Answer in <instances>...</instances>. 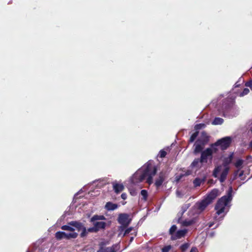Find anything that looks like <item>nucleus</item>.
Returning a JSON list of instances; mask_svg holds the SVG:
<instances>
[{
  "label": "nucleus",
  "instance_id": "nucleus-1",
  "mask_svg": "<svg viewBox=\"0 0 252 252\" xmlns=\"http://www.w3.org/2000/svg\"><path fill=\"white\" fill-rule=\"evenodd\" d=\"M233 189L231 187L229 188L226 194L222 196L217 201L215 209L216 210V214L220 215L224 212L225 207L232 199Z\"/></svg>",
  "mask_w": 252,
  "mask_h": 252
},
{
  "label": "nucleus",
  "instance_id": "nucleus-2",
  "mask_svg": "<svg viewBox=\"0 0 252 252\" xmlns=\"http://www.w3.org/2000/svg\"><path fill=\"white\" fill-rule=\"evenodd\" d=\"M157 172V167L149 164L147 165L142 174L138 175V173H136L134 175V177L138 178L139 182H142L147 177L146 182L151 185L153 183V177L156 174Z\"/></svg>",
  "mask_w": 252,
  "mask_h": 252
},
{
  "label": "nucleus",
  "instance_id": "nucleus-3",
  "mask_svg": "<svg viewBox=\"0 0 252 252\" xmlns=\"http://www.w3.org/2000/svg\"><path fill=\"white\" fill-rule=\"evenodd\" d=\"M105 220L103 215H95L93 216L90 221L92 223L93 226L88 229V231L91 233H96L100 230L104 229L106 226V223L104 221H98V220Z\"/></svg>",
  "mask_w": 252,
  "mask_h": 252
},
{
  "label": "nucleus",
  "instance_id": "nucleus-4",
  "mask_svg": "<svg viewBox=\"0 0 252 252\" xmlns=\"http://www.w3.org/2000/svg\"><path fill=\"white\" fill-rule=\"evenodd\" d=\"M231 142V137L226 136L218 140L215 143V145H219L222 150H225L230 146Z\"/></svg>",
  "mask_w": 252,
  "mask_h": 252
},
{
  "label": "nucleus",
  "instance_id": "nucleus-5",
  "mask_svg": "<svg viewBox=\"0 0 252 252\" xmlns=\"http://www.w3.org/2000/svg\"><path fill=\"white\" fill-rule=\"evenodd\" d=\"M129 215L127 214H120L118 217V222L124 227L127 226L131 221L129 218Z\"/></svg>",
  "mask_w": 252,
  "mask_h": 252
},
{
  "label": "nucleus",
  "instance_id": "nucleus-6",
  "mask_svg": "<svg viewBox=\"0 0 252 252\" xmlns=\"http://www.w3.org/2000/svg\"><path fill=\"white\" fill-rule=\"evenodd\" d=\"M219 190L217 189H213L205 197L210 204L219 195Z\"/></svg>",
  "mask_w": 252,
  "mask_h": 252
},
{
  "label": "nucleus",
  "instance_id": "nucleus-7",
  "mask_svg": "<svg viewBox=\"0 0 252 252\" xmlns=\"http://www.w3.org/2000/svg\"><path fill=\"white\" fill-rule=\"evenodd\" d=\"M109 244L108 241H101L98 244L99 249L96 252H109V251L115 246L113 245L111 247H107L106 246Z\"/></svg>",
  "mask_w": 252,
  "mask_h": 252
},
{
  "label": "nucleus",
  "instance_id": "nucleus-8",
  "mask_svg": "<svg viewBox=\"0 0 252 252\" xmlns=\"http://www.w3.org/2000/svg\"><path fill=\"white\" fill-rule=\"evenodd\" d=\"M165 178L166 176L164 173L163 172L159 173L158 177L156 179L155 182V186L157 189L162 185L163 182L165 181Z\"/></svg>",
  "mask_w": 252,
  "mask_h": 252
},
{
  "label": "nucleus",
  "instance_id": "nucleus-9",
  "mask_svg": "<svg viewBox=\"0 0 252 252\" xmlns=\"http://www.w3.org/2000/svg\"><path fill=\"white\" fill-rule=\"evenodd\" d=\"M212 150L210 148H207L201 153L200 158L202 161L206 163L207 162V158L209 157H212Z\"/></svg>",
  "mask_w": 252,
  "mask_h": 252
},
{
  "label": "nucleus",
  "instance_id": "nucleus-10",
  "mask_svg": "<svg viewBox=\"0 0 252 252\" xmlns=\"http://www.w3.org/2000/svg\"><path fill=\"white\" fill-rule=\"evenodd\" d=\"M210 204V202H209L205 198L200 202H198L196 203L197 209L201 212L205 210L206 207Z\"/></svg>",
  "mask_w": 252,
  "mask_h": 252
},
{
  "label": "nucleus",
  "instance_id": "nucleus-11",
  "mask_svg": "<svg viewBox=\"0 0 252 252\" xmlns=\"http://www.w3.org/2000/svg\"><path fill=\"white\" fill-rule=\"evenodd\" d=\"M187 232L186 229L179 230L177 231L174 235L171 237V239L175 240L184 237Z\"/></svg>",
  "mask_w": 252,
  "mask_h": 252
},
{
  "label": "nucleus",
  "instance_id": "nucleus-12",
  "mask_svg": "<svg viewBox=\"0 0 252 252\" xmlns=\"http://www.w3.org/2000/svg\"><path fill=\"white\" fill-rule=\"evenodd\" d=\"M206 180V176L204 175L203 178H195L193 181V186L195 188L199 187L201 184H204Z\"/></svg>",
  "mask_w": 252,
  "mask_h": 252
},
{
  "label": "nucleus",
  "instance_id": "nucleus-13",
  "mask_svg": "<svg viewBox=\"0 0 252 252\" xmlns=\"http://www.w3.org/2000/svg\"><path fill=\"white\" fill-rule=\"evenodd\" d=\"M112 184L113 189L115 192L117 194H118L122 191L125 189L124 186L122 184L113 183Z\"/></svg>",
  "mask_w": 252,
  "mask_h": 252
},
{
  "label": "nucleus",
  "instance_id": "nucleus-14",
  "mask_svg": "<svg viewBox=\"0 0 252 252\" xmlns=\"http://www.w3.org/2000/svg\"><path fill=\"white\" fill-rule=\"evenodd\" d=\"M197 140H199L200 143L205 146L208 142L209 138L206 133L203 131L202 132L201 137Z\"/></svg>",
  "mask_w": 252,
  "mask_h": 252
},
{
  "label": "nucleus",
  "instance_id": "nucleus-15",
  "mask_svg": "<svg viewBox=\"0 0 252 252\" xmlns=\"http://www.w3.org/2000/svg\"><path fill=\"white\" fill-rule=\"evenodd\" d=\"M229 170V168L228 167H225L222 172H221L220 177L219 178V180L220 183H223L226 180L227 175L228 173V171Z\"/></svg>",
  "mask_w": 252,
  "mask_h": 252
},
{
  "label": "nucleus",
  "instance_id": "nucleus-16",
  "mask_svg": "<svg viewBox=\"0 0 252 252\" xmlns=\"http://www.w3.org/2000/svg\"><path fill=\"white\" fill-rule=\"evenodd\" d=\"M118 205L111 202H107L105 205V209L107 211H113L117 209Z\"/></svg>",
  "mask_w": 252,
  "mask_h": 252
},
{
  "label": "nucleus",
  "instance_id": "nucleus-17",
  "mask_svg": "<svg viewBox=\"0 0 252 252\" xmlns=\"http://www.w3.org/2000/svg\"><path fill=\"white\" fill-rule=\"evenodd\" d=\"M194 146H195L194 150V153L195 154L199 153L202 152L204 146L203 145H202V144L199 143V140H196Z\"/></svg>",
  "mask_w": 252,
  "mask_h": 252
},
{
  "label": "nucleus",
  "instance_id": "nucleus-18",
  "mask_svg": "<svg viewBox=\"0 0 252 252\" xmlns=\"http://www.w3.org/2000/svg\"><path fill=\"white\" fill-rule=\"evenodd\" d=\"M233 153H231L228 157L225 158L223 160V165L225 167H228V165L231 163L233 158Z\"/></svg>",
  "mask_w": 252,
  "mask_h": 252
},
{
  "label": "nucleus",
  "instance_id": "nucleus-19",
  "mask_svg": "<svg viewBox=\"0 0 252 252\" xmlns=\"http://www.w3.org/2000/svg\"><path fill=\"white\" fill-rule=\"evenodd\" d=\"M69 224L75 227L78 231L81 230L84 227V225L81 222L77 221H72L69 223Z\"/></svg>",
  "mask_w": 252,
  "mask_h": 252
},
{
  "label": "nucleus",
  "instance_id": "nucleus-20",
  "mask_svg": "<svg viewBox=\"0 0 252 252\" xmlns=\"http://www.w3.org/2000/svg\"><path fill=\"white\" fill-rule=\"evenodd\" d=\"M204 163V162L201 160V158H195L191 163L190 167L191 168L199 167L201 166L200 163Z\"/></svg>",
  "mask_w": 252,
  "mask_h": 252
},
{
  "label": "nucleus",
  "instance_id": "nucleus-21",
  "mask_svg": "<svg viewBox=\"0 0 252 252\" xmlns=\"http://www.w3.org/2000/svg\"><path fill=\"white\" fill-rule=\"evenodd\" d=\"M78 236L77 233L75 232H70L69 233L64 232V238L69 239L71 238H76Z\"/></svg>",
  "mask_w": 252,
  "mask_h": 252
},
{
  "label": "nucleus",
  "instance_id": "nucleus-22",
  "mask_svg": "<svg viewBox=\"0 0 252 252\" xmlns=\"http://www.w3.org/2000/svg\"><path fill=\"white\" fill-rule=\"evenodd\" d=\"M221 168H222V167L221 165L218 166L217 167H216L215 168V169L213 171V176L215 178H217L218 177V174L220 173V172L221 171Z\"/></svg>",
  "mask_w": 252,
  "mask_h": 252
},
{
  "label": "nucleus",
  "instance_id": "nucleus-23",
  "mask_svg": "<svg viewBox=\"0 0 252 252\" xmlns=\"http://www.w3.org/2000/svg\"><path fill=\"white\" fill-rule=\"evenodd\" d=\"M223 120L222 118L219 117H216L214 119L212 122V124L217 125H221L223 123Z\"/></svg>",
  "mask_w": 252,
  "mask_h": 252
},
{
  "label": "nucleus",
  "instance_id": "nucleus-24",
  "mask_svg": "<svg viewBox=\"0 0 252 252\" xmlns=\"http://www.w3.org/2000/svg\"><path fill=\"white\" fill-rule=\"evenodd\" d=\"M198 134H199L198 131H196L193 133H192L189 138V143L193 142L195 140V139L196 138L197 136L198 135Z\"/></svg>",
  "mask_w": 252,
  "mask_h": 252
},
{
  "label": "nucleus",
  "instance_id": "nucleus-25",
  "mask_svg": "<svg viewBox=\"0 0 252 252\" xmlns=\"http://www.w3.org/2000/svg\"><path fill=\"white\" fill-rule=\"evenodd\" d=\"M177 227L176 225H172L169 231V233L171 235V236L174 235V234L176 232V231L177 230Z\"/></svg>",
  "mask_w": 252,
  "mask_h": 252
},
{
  "label": "nucleus",
  "instance_id": "nucleus-26",
  "mask_svg": "<svg viewBox=\"0 0 252 252\" xmlns=\"http://www.w3.org/2000/svg\"><path fill=\"white\" fill-rule=\"evenodd\" d=\"M244 162L243 160L242 159H238L237 160V161L235 163V166L236 168L241 169L242 167V164Z\"/></svg>",
  "mask_w": 252,
  "mask_h": 252
},
{
  "label": "nucleus",
  "instance_id": "nucleus-27",
  "mask_svg": "<svg viewBox=\"0 0 252 252\" xmlns=\"http://www.w3.org/2000/svg\"><path fill=\"white\" fill-rule=\"evenodd\" d=\"M82 232L80 234V237L83 238L86 236L88 233V229L87 230L86 227L84 226L82 229Z\"/></svg>",
  "mask_w": 252,
  "mask_h": 252
},
{
  "label": "nucleus",
  "instance_id": "nucleus-28",
  "mask_svg": "<svg viewBox=\"0 0 252 252\" xmlns=\"http://www.w3.org/2000/svg\"><path fill=\"white\" fill-rule=\"evenodd\" d=\"M141 194L143 196V199L145 201L147 200L148 197V192L145 189H142L141 191Z\"/></svg>",
  "mask_w": 252,
  "mask_h": 252
},
{
  "label": "nucleus",
  "instance_id": "nucleus-29",
  "mask_svg": "<svg viewBox=\"0 0 252 252\" xmlns=\"http://www.w3.org/2000/svg\"><path fill=\"white\" fill-rule=\"evenodd\" d=\"M189 247V244L188 243H184V244L180 246V249L182 251V252H184L188 249Z\"/></svg>",
  "mask_w": 252,
  "mask_h": 252
},
{
  "label": "nucleus",
  "instance_id": "nucleus-30",
  "mask_svg": "<svg viewBox=\"0 0 252 252\" xmlns=\"http://www.w3.org/2000/svg\"><path fill=\"white\" fill-rule=\"evenodd\" d=\"M166 155H167V153L166 151H165L164 150H161L159 151L158 156H159V157H160L161 158H163L165 157Z\"/></svg>",
  "mask_w": 252,
  "mask_h": 252
},
{
  "label": "nucleus",
  "instance_id": "nucleus-31",
  "mask_svg": "<svg viewBox=\"0 0 252 252\" xmlns=\"http://www.w3.org/2000/svg\"><path fill=\"white\" fill-rule=\"evenodd\" d=\"M56 238L58 240L63 238V232L59 231L56 233Z\"/></svg>",
  "mask_w": 252,
  "mask_h": 252
},
{
  "label": "nucleus",
  "instance_id": "nucleus-32",
  "mask_svg": "<svg viewBox=\"0 0 252 252\" xmlns=\"http://www.w3.org/2000/svg\"><path fill=\"white\" fill-rule=\"evenodd\" d=\"M250 92V90L248 88H245L243 91H242V92H241L240 94V96H243L247 94H249V93Z\"/></svg>",
  "mask_w": 252,
  "mask_h": 252
},
{
  "label": "nucleus",
  "instance_id": "nucleus-33",
  "mask_svg": "<svg viewBox=\"0 0 252 252\" xmlns=\"http://www.w3.org/2000/svg\"><path fill=\"white\" fill-rule=\"evenodd\" d=\"M171 248V245L166 246L162 249L161 252H169Z\"/></svg>",
  "mask_w": 252,
  "mask_h": 252
},
{
  "label": "nucleus",
  "instance_id": "nucleus-34",
  "mask_svg": "<svg viewBox=\"0 0 252 252\" xmlns=\"http://www.w3.org/2000/svg\"><path fill=\"white\" fill-rule=\"evenodd\" d=\"M64 230H68L70 232H74V229L71 225H64Z\"/></svg>",
  "mask_w": 252,
  "mask_h": 252
},
{
  "label": "nucleus",
  "instance_id": "nucleus-35",
  "mask_svg": "<svg viewBox=\"0 0 252 252\" xmlns=\"http://www.w3.org/2000/svg\"><path fill=\"white\" fill-rule=\"evenodd\" d=\"M205 126V125L204 124H199L196 125L194 126V128L196 130H198L204 127Z\"/></svg>",
  "mask_w": 252,
  "mask_h": 252
},
{
  "label": "nucleus",
  "instance_id": "nucleus-36",
  "mask_svg": "<svg viewBox=\"0 0 252 252\" xmlns=\"http://www.w3.org/2000/svg\"><path fill=\"white\" fill-rule=\"evenodd\" d=\"M217 146H219V145H215V143L211 145V147L210 148L212 150V154L218 151Z\"/></svg>",
  "mask_w": 252,
  "mask_h": 252
},
{
  "label": "nucleus",
  "instance_id": "nucleus-37",
  "mask_svg": "<svg viewBox=\"0 0 252 252\" xmlns=\"http://www.w3.org/2000/svg\"><path fill=\"white\" fill-rule=\"evenodd\" d=\"M245 86L246 87H249L251 90L252 91V79L250 80L249 81H247L245 83Z\"/></svg>",
  "mask_w": 252,
  "mask_h": 252
},
{
  "label": "nucleus",
  "instance_id": "nucleus-38",
  "mask_svg": "<svg viewBox=\"0 0 252 252\" xmlns=\"http://www.w3.org/2000/svg\"><path fill=\"white\" fill-rule=\"evenodd\" d=\"M192 224V220L185 221L183 222V224L186 226H189V225H191Z\"/></svg>",
  "mask_w": 252,
  "mask_h": 252
},
{
  "label": "nucleus",
  "instance_id": "nucleus-39",
  "mask_svg": "<svg viewBox=\"0 0 252 252\" xmlns=\"http://www.w3.org/2000/svg\"><path fill=\"white\" fill-rule=\"evenodd\" d=\"M132 229H133V228L132 227L127 228L125 230V234L126 235V234H129L132 231Z\"/></svg>",
  "mask_w": 252,
  "mask_h": 252
},
{
  "label": "nucleus",
  "instance_id": "nucleus-40",
  "mask_svg": "<svg viewBox=\"0 0 252 252\" xmlns=\"http://www.w3.org/2000/svg\"><path fill=\"white\" fill-rule=\"evenodd\" d=\"M121 198L124 199V200H126L127 198V194L126 193H123L122 194H121Z\"/></svg>",
  "mask_w": 252,
  "mask_h": 252
},
{
  "label": "nucleus",
  "instance_id": "nucleus-41",
  "mask_svg": "<svg viewBox=\"0 0 252 252\" xmlns=\"http://www.w3.org/2000/svg\"><path fill=\"white\" fill-rule=\"evenodd\" d=\"M190 252H198V251L196 247H192Z\"/></svg>",
  "mask_w": 252,
  "mask_h": 252
},
{
  "label": "nucleus",
  "instance_id": "nucleus-42",
  "mask_svg": "<svg viewBox=\"0 0 252 252\" xmlns=\"http://www.w3.org/2000/svg\"><path fill=\"white\" fill-rule=\"evenodd\" d=\"M191 174V171H189V170H188L186 173V175H189Z\"/></svg>",
  "mask_w": 252,
  "mask_h": 252
},
{
  "label": "nucleus",
  "instance_id": "nucleus-43",
  "mask_svg": "<svg viewBox=\"0 0 252 252\" xmlns=\"http://www.w3.org/2000/svg\"><path fill=\"white\" fill-rule=\"evenodd\" d=\"M213 224H214V223H210L209 224V227H211L213 226Z\"/></svg>",
  "mask_w": 252,
  "mask_h": 252
},
{
  "label": "nucleus",
  "instance_id": "nucleus-44",
  "mask_svg": "<svg viewBox=\"0 0 252 252\" xmlns=\"http://www.w3.org/2000/svg\"><path fill=\"white\" fill-rule=\"evenodd\" d=\"M250 146L252 148V140L250 143Z\"/></svg>",
  "mask_w": 252,
  "mask_h": 252
},
{
  "label": "nucleus",
  "instance_id": "nucleus-45",
  "mask_svg": "<svg viewBox=\"0 0 252 252\" xmlns=\"http://www.w3.org/2000/svg\"><path fill=\"white\" fill-rule=\"evenodd\" d=\"M213 181V180H210L209 181H208V183H211Z\"/></svg>",
  "mask_w": 252,
  "mask_h": 252
},
{
  "label": "nucleus",
  "instance_id": "nucleus-46",
  "mask_svg": "<svg viewBox=\"0 0 252 252\" xmlns=\"http://www.w3.org/2000/svg\"><path fill=\"white\" fill-rule=\"evenodd\" d=\"M61 228L62 229H63V226H61Z\"/></svg>",
  "mask_w": 252,
  "mask_h": 252
},
{
  "label": "nucleus",
  "instance_id": "nucleus-47",
  "mask_svg": "<svg viewBox=\"0 0 252 252\" xmlns=\"http://www.w3.org/2000/svg\"><path fill=\"white\" fill-rule=\"evenodd\" d=\"M132 240H133V237H131L130 241H132Z\"/></svg>",
  "mask_w": 252,
  "mask_h": 252
}]
</instances>
